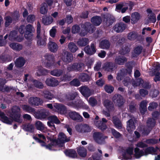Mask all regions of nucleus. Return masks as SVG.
I'll list each match as a JSON object with an SVG mask.
<instances>
[{
	"label": "nucleus",
	"mask_w": 160,
	"mask_h": 160,
	"mask_svg": "<svg viewBox=\"0 0 160 160\" xmlns=\"http://www.w3.org/2000/svg\"><path fill=\"white\" fill-rule=\"evenodd\" d=\"M47 138L51 142L52 146L64 143L70 141V137H67L66 135L63 132H60L58 135V139L57 140L53 137H47Z\"/></svg>",
	"instance_id": "f257e3e1"
},
{
	"label": "nucleus",
	"mask_w": 160,
	"mask_h": 160,
	"mask_svg": "<svg viewBox=\"0 0 160 160\" xmlns=\"http://www.w3.org/2000/svg\"><path fill=\"white\" fill-rule=\"evenodd\" d=\"M9 116L14 121L20 124L22 122L23 119L21 117L20 108L17 106H13L9 111Z\"/></svg>",
	"instance_id": "f03ea898"
},
{
	"label": "nucleus",
	"mask_w": 160,
	"mask_h": 160,
	"mask_svg": "<svg viewBox=\"0 0 160 160\" xmlns=\"http://www.w3.org/2000/svg\"><path fill=\"white\" fill-rule=\"evenodd\" d=\"M135 3L131 1H129L128 3L121 2L119 4L116 5L115 10L117 11H118V10H121V12L122 13H124L128 9V5L129 7V10L131 11Z\"/></svg>",
	"instance_id": "7ed1b4c3"
},
{
	"label": "nucleus",
	"mask_w": 160,
	"mask_h": 160,
	"mask_svg": "<svg viewBox=\"0 0 160 160\" xmlns=\"http://www.w3.org/2000/svg\"><path fill=\"white\" fill-rule=\"evenodd\" d=\"M33 138L36 141L40 143L41 146L45 147L46 149H51V142L50 144L47 145L45 142L46 139L45 136L43 134H37L36 135V136H34Z\"/></svg>",
	"instance_id": "20e7f679"
},
{
	"label": "nucleus",
	"mask_w": 160,
	"mask_h": 160,
	"mask_svg": "<svg viewBox=\"0 0 160 160\" xmlns=\"http://www.w3.org/2000/svg\"><path fill=\"white\" fill-rule=\"evenodd\" d=\"M40 24L39 22L37 23V43L39 46H45L46 44V41L47 39L46 37L42 35L40 36Z\"/></svg>",
	"instance_id": "39448f33"
},
{
	"label": "nucleus",
	"mask_w": 160,
	"mask_h": 160,
	"mask_svg": "<svg viewBox=\"0 0 160 160\" xmlns=\"http://www.w3.org/2000/svg\"><path fill=\"white\" fill-rule=\"evenodd\" d=\"M58 55L61 57L63 62L66 63L71 62L73 59L72 54L65 50H63L62 53L58 54Z\"/></svg>",
	"instance_id": "423d86ee"
},
{
	"label": "nucleus",
	"mask_w": 160,
	"mask_h": 160,
	"mask_svg": "<svg viewBox=\"0 0 160 160\" xmlns=\"http://www.w3.org/2000/svg\"><path fill=\"white\" fill-rule=\"evenodd\" d=\"M68 105L77 108H83L86 109L89 108V107L86 105L81 100H79L77 101H72L68 102Z\"/></svg>",
	"instance_id": "0eeeda50"
},
{
	"label": "nucleus",
	"mask_w": 160,
	"mask_h": 160,
	"mask_svg": "<svg viewBox=\"0 0 160 160\" xmlns=\"http://www.w3.org/2000/svg\"><path fill=\"white\" fill-rule=\"evenodd\" d=\"M86 31L83 32L82 31L80 33V35L82 36H84L86 35L88 32L90 33H93L95 30L96 28L93 25L91 24L89 22H86L84 25L83 27Z\"/></svg>",
	"instance_id": "6e6552de"
},
{
	"label": "nucleus",
	"mask_w": 160,
	"mask_h": 160,
	"mask_svg": "<svg viewBox=\"0 0 160 160\" xmlns=\"http://www.w3.org/2000/svg\"><path fill=\"white\" fill-rule=\"evenodd\" d=\"M0 107L2 109H5L6 107L5 105L1 103L0 105ZM0 117L1 121L7 124H11L12 122V119L6 116L5 114L1 111H0Z\"/></svg>",
	"instance_id": "1a4fd4ad"
},
{
	"label": "nucleus",
	"mask_w": 160,
	"mask_h": 160,
	"mask_svg": "<svg viewBox=\"0 0 160 160\" xmlns=\"http://www.w3.org/2000/svg\"><path fill=\"white\" fill-rule=\"evenodd\" d=\"M79 91L82 95L87 99L92 95V91L87 86H83L79 88Z\"/></svg>",
	"instance_id": "9d476101"
},
{
	"label": "nucleus",
	"mask_w": 160,
	"mask_h": 160,
	"mask_svg": "<svg viewBox=\"0 0 160 160\" xmlns=\"http://www.w3.org/2000/svg\"><path fill=\"white\" fill-rule=\"evenodd\" d=\"M148 13L147 19L146 20V23L148 24L150 22L154 23L156 21V18L155 14L152 12V10L149 9L147 10Z\"/></svg>",
	"instance_id": "9b49d317"
},
{
	"label": "nucleus",
	"mask_w": 160,
	"mask_h": 160,
	"mask_svg": "<svg viewBox=\"0 0 160 160\" xmlns=\"http://www.w3.org/2000/svg\"><path fill=\"white\" fill-rule=\"evenodd\" d=\"M137 122V119L133 117L127 122V129L129 132L135 128V124Z\"/></svg>",
	"instance_id": "f8f14e48"
},
{
	"label": "nucleus",
	"mask_w": 160,
	"mask_h": 160,
	"mask_svg": "<svg viewBox=\"0 0 160 160\" xmlns=\"http://www.w3.org/2000/svg\"><path fill=\"white\" fill-rule=\"evenodd\" d=\"M93 138L95 141L99 144H102L104 143L105 138L107 137H104L103 134L100 132H95L93 133Z\"/></svg>",
	"instance_id": "ddd939ff"
},
{
	"label": "nucleus",
	"mask_w": 160,
	"mask_h": 160,
	"mask_svg": "<svg viewBox=\"0 0 160 160\" xmlns=\"http://www.w3.org/2000/svg\"><path fill=\"white\" fill-rule=\"evenodd\" d=\"M44 57L47 60L46 67L48 68H50L54 64L55 59L54 56L52 54H47L45 55Z\"/></svg>",
	"instance_id": "4468645a"
},
{
	"label": "nucleus",
	"mask_w": 160,
	"mask_h": 160,
	"mask_svg": "<svg viewBox=\"0 0 160 160\" xmlns=\"http://www.w3.org/2000/svg\"><path fill=\"white\" fill-rule=\"evenodd\" d=\"M28 102L32 106H39L42 104L43 101L39 98L31 97L28 99Z\"/></svg>",
	"instance_id": "2eb2a0df"
},
{
	"label": "nucleus",
	"mask_w": 160,
	"mask_h": 160,
	"mask_svg": "<svg viewBox=\"0 0 160 160\" xmlns=\"http://www.w3.org/2000/svg\"><path fill=\"white\" fill-rule=\"evenodd\" d=\"M76 129L78 132H89L91 131V128L87 124L77 125Z\"/></svg>",
	"instance_id": "dca6fc26"
},
{
	"label": "nucleus",
	"mask_w": 160,
	"mask_h": 160,
	"mask_svg": "<svg viewBox=\"0 0 160 160\" xmlns=\"http://www.w3.org/2000/svg\"><path fill=\"white\" fill-rule=\"evenodd\" d=\"M127 27L126 24L123 22L116 23L113 27V29L117 33L122 32Z\"/></svg>",
	"instance_id": "f3484780"
},
{
	"label": "nucleus",
	"mask_w": 160,
	"mask_h": 160,
	"mask_svg": "<svg viewBox=\"0 0 160 160\" xmlns=\"http://www.w3.org/2000/svg\"><path fill=\"white\" fill-rule=\"evenodd\" d=\"M112 100L114 102L118 107L122 106L124 102L123 98L120 94L115 95L112 98Z\"/></svg>",
	"instance_id": "a211bd4d"
},
{
	"label": "nucleus",
	"mask_w": 160,
	"mask_h": 160,
	"mask_svg": "<svg viewBox=\"0 0 160 160\" xmlns=\"http://www.w3.org/2000/svg\"><path fill=\"white\" fill-rule=\"evenodd\" d=\"M70 117L73 120L81 122L83 120V118L78 113L75 111H70L69 113Z\"/></svg>",
	"instance_id": "6ab92c4d"
},
{
	"label": "nucleus",
	"mask_w": 160,
	"mask_h": 160,
	"mask_svg": "<svg viewBox=\"0 0 160 160\" xmlns=\"http://www.w3.org/2000/svg\"><path fill=\"white\" fill-rule=\"evenodd\" d=\"M34 30V28L31 25L29 24L27 25L24 34L25 38L27 39H30L32 36V32Z\"/></svg>",
	"instance_id": "aec40b11"
},
{
	"label": "nucleus",
	"mask_w": 160,
	"mask_h": 160,
	"mask_svg": "<svg viewBox=\"0 0 160 160\" xmlns=\"http://www.w3.org/2000/svg\"><path fill=\"white\" fill-rule=\"evenodd\" d=\"M84 50L88 54L92 55L96 52L95 45L93 43H92L90 47L89 45L86 46L84 48Z\"/></svg>",
	"instance_id": "412c9836"
},
{
	"label": "nucleus",
	"mask_w": 160,
	"mask_h": 160,
	"mask_svg": "<svg viewBox=\"0 0 160 160\" xmlns=\"http://www.w3.org/2000/svg\"><path fill=\"white\" fill-rule=\"evenodd\" d=\"M48 114V112L46 109H42L37 112L35 117L38 119H42L46 118Z\"/></svg>",
	"instance_id": "4be33fe9"
},
{
	"label": "nucleus",
	"mask_w": 160,
	"mask_h": 160,
	"mask_svg": "<svg viewBox=\"0 0 160 160\" xmlns=\"http://www.w3.org/2000/svg\"><path fill=\"white\" fill-rule=\"evenodd\" d=\"M54 107L57 110V111L60 114H64L66 112V107L62 104L56 103L54 104Z\"/></svg>",
	"instance_id": "5701e85b"
},
{
	"label": "nucleus",
	"mask_w": 160,
	"mask_h": 160,
	"mask_svg": "<svg viewBox=\"0 0 160 160\" xmlns=\"http://www.w3.org/2000/svg\"><path fill=\"white\" fill-rule=\"evenodd\" d=\"M46 83L48 86L55 87L58 85L59 82L56 78L51 77L47 79Z\"/></svg>",
	"instance_id": "b1692460"
},
{
	"label": "nucleus",
	"mask_w": 160,
	"mask_h": 160,
	"mask_svg": "<svg viewBox=\"0 0 160 160\" xmlns=\"http://www.w3.org/2000/svg\"><path fill=\"white\" fill-rule=\"evenodd\" d=\"M49 50L53 53L56 52L58 49V46L55 42L50 41L48 44Z\"/></svg>",
	"instance_id": "393cba45"
},
{
	"label": "nucleus",
	"mask_w": 160,
	"mask_h": 160,
	"mask_svg": "<svg viewBox=\"0 0 160 160\" xmlns=\"http://www.w3.org/2000/svg\"><path fill=\"white\" fill-rule=\"evenodd\" d=\"M9 39L12 41H15L19 42L22 40V38H20L18 36L17 32L15 31L11 32L9 35Z\"/></svg>",
	"instance_id": "a878e982"
},
{
	"label": "nucleus",
	"mask_w": 160,
	"mask_h": 160,
	"mask_svg": "<svg viewBox=\"0 0 160 160\" xmlns=\"http://www.w3.org/2000/svg\"><path fill=\"white\" fill-rule=\"evenodd\" d=\"M127 70L125 68H122L118 72L116 79L118 81H121L127 73Z\"/></svg>",
	"instance_id": "bb28decb"
},
{
	"label": "nucleus",
	"mask_w": 160,
	"mask_h": 160,
	"mask_svg": "<svg viewBox=\"0 0 160 160\" xmlns=\"http://www.w3.org/2000/svg\"><path fill=\"white\" fill-rule=\"evenodd\" d=\"M105 18L106 19V25L107 27L112 25L116 21L115 18L113 16L110 14L107 15L105 17Z\"/></svg>",
	"instance_id": "cd10ccee"
},
{
	"label": "nucleus",
	"mask_w": 160,
	"mask_h": 160,
	"mask_svg": "<svg viewBox=\"0 0 160 160\" xmlns=\"http://www.w3.org/2000/svg\"><path fill=\"white\" fill-rule=\"evenodd\" d=\"M127 61L126 58L123 56H117L115 60V64L122 65Z\"/></svg>",
	"instance_id": "c85d7f7f"
},
{
	"label": "nucleus",
	"mask_w": 160,
	"mask_h": 160,
	"mask_svg": "<svg viewBox=\"0 0 160 160\" xmlns=\"http://www.w3.org/2000/svg\"><path fill=\"white\" fill-rule=\"evenodd\" d=\"M32 82L33 85L28 86L29 88H33L34 87L39 89H42L43 88L44 86L43 84L40 81L36 80H33L32 81Z\"/></svg>",
	"instance_id": "c756f323"
},
{
	"label": "nucleus",
	"mask_w": 160,
	"mask_h": 160,
	"mask_svg": "<svg viewBox=\"0 0 160 160\" xmlns=\"http://www.w3.org/2000/svg\"><path fill=\"white\" fill-rule=\"evenodd\" d=\"M148 103V101L144 100L141 101L140 104V111L142 114H144L147 110V105Z\"/></svg>",
	"instance_id": "7c9ffc66"
},
{
	"label": "nucleus",
	"mask_w": 160,
	"mask_h": 160,
	"mask_svg": "<svg viewBox=\"0 0 160 160\" xmlns=\"http://www.w3.org/2000/svg\"><path fill=\"white\" fill-rule=\"evenodd\" d=\"M159 148L156 147L155 148L153 147H149L145 149L144 150L145 155H147L149 154H155L158 149Z\"/></svg>",
	"instance_id": "2f4dec72"
},
{
	"label": "nucleus",
	"mask_w": 160,
	"mask_h": 160,
	"mask_svg": "<svg viewBox=\"0 0 160 160\" xmlns=\"http://www.w3.org/2000/svg\"><path fill=\"white\" fill-rule=\"evenodd\" d=\"M140 15L137 12L132 13L131 15V22L132 24L136 23L140 18Z\"/></svg>",
	"instance_id": "473e14b6"
},
{
	"label": "nucleus",
	"mask_w": 160,
	"mask_h": 160,
	"mask_svg": "<svg viewBox=\"0 0 160 160\" xmlns=\"http://www.w3.org/2000/svg\"><path fill=\"white\" fill-rule=\"evenodd\" d=\"M91 22L95 26H98L100 25L102 22L101 18L98 16H94L91 18Z\"/></svg>",
	"instance_id": "72a5a7b5"
},
{
	"label": "nucleus",
	"mask_w": 160,
	"mask_h": 160,
	"mask_svg": "<svg viewBox=\"0 0 160 160\" xmlns=\"http://www.w3.org/2000/svg\"><path fill=\"white\" fill-rule=\"evenodd\" d=\"M25 62V60L24 59L21 57L16 59L15 62V64L17 67L21 68L24 65Z\"/></svg>",
	"instance_id": "f704fd0d"
},
{
	"label": "nucleus",
	"mask_w": 160,
	"mask_h": 160,
	"mask_svg": "<svg viewBox=\"0 0 160 160\" xmlns=\"http://www.w3.org/2000/svg\"><path fill=\"white\" fill-rule=\"evenodd\" d=\"M89 42V40L85 38H82L79 39L77 42L78 45L80 47H84L86 46Z\"/></svg>",
	"instance_id": "c9c22d12"
},
{
	"label": "nucleus",
	"mask_w": 160,
	"mask_h": 160,
	"mask_svg": "<svg viewBox=\"0 0 160 160\" xmlns=\"http://www.w3.org/2000/svg\"><path fill=\"white\" fill-rule=\"evenodd\" d=\"M22 129L26 131L32 132L34 131V125L30 123H27L23 125Z\"/></svg>",
	"instance_id": "e433bc0d"
},
{
	"label": "nucleus",
	"mask_w": 160,
	"mask_h": 160,
	"mask_svg": "<svg viewBox=\"0 0 160 160\" xmlns=\"http://www.w3.org/2000/svg\"><path fill=\"white\" fill-rule=\"evenodd\" d=\"M110 45V43L109 41L106 39L102 40L100 44V47L103 49H108Z\"/></svg>",
	"instance_id": "4c0bfd02"
},
{
	"label": "nucleus",
	"mask_w": 160,
	"mask_h": 160,
	"mask_svg": "<svg viewBox=\"0 0 160 160\" xmlns=\"http://www.w3.org/2000/svg\"><path fill=\"white\" fill-rule=\"evenodd\" d=\"M10 47L13 50L19 51L22 48V46L18 43L12 42L9 45Z\"/></svg>",
	"instance_id": "58836bf2"
},
{
	"label": "nucleus",
	"mask_w": 160,
	"mask_h": 160,
	"mask_svg": "<svg viewBox=\"0 0 160 160\" xmlns=\"http://www.w3.org/2000/svg\"><path fill=\"white\" fill-rule=\"evenodd\" d=\"M42 95L46 99L51 100L54 96L50 92L47 90H44L42 92Z\"/></svg>",
	"instance_id": "ea45409f"
},
{
	"label": "nucleus",
	"mask_w": 160,
	"mask_h": 160,
	"mask_svg": "<svg viewBox=\"0 0 160 160\" xmlns=\"http://www.w3.org/2000/svg\"><path fill=\"white\" fill-rule=\"evenodd\" d=\"M94 123L96 126L102 130L106 129L107 128L106 124L101 121H94Z\"/></svg>",
	"instance_id": "a19ab883"
},
{
	"label": "nucleus",
	"mask_w": 160,
	"mask_h": 160,
	"mask_svg": "<svg viewBox=\"0 0 160 160\" xmlns=\"http://www.w3.org/2000/svg\"><path fill=\"white\" fill-rule=\"evenodd\" d=\"M75 71L82 72L84 69V64L82 62L74 63Z\"/></svg>",
	"instance_id": "79ce46f5"
},
{
	"label": "nucleus",
	"mask_w": 160,
	"mask_h": 160,
	"mask_svg": "<svg viewBox=\"0 0 160 160\" xmlns=\"http://www.w3.org/2000/svg\"><path fill=\"white\" fill-rule=\"evenodd\" d=\"M65 153L67 156L72 158H75L77 156L76 151L73 149L67 150L65 151Z\"/></svg>",
	"instance_id": "37998d69"
},
{
	"label": "nucleus",
	"mask_w": 160,
	"mask_h": 160,
	"mask_svg": "<svg viewBox=\"0 0 160 160\" xmlns=\"http://www.w3.org/2000/svg\"><path fill=\"white\" fill-rule=\"evenodd\" d=\"M77 152L78 154L82 157H85L87 154V150L83 147H79L77 149Z\"/></svg>",
	"instance_id": "c03bdc74"
},
{
	"label": "nucleus",
	"mask_w": 160,
	"mask_h": 160,
	"mask_svg": "<svg viewBox=\"0 0 160 160\" xmlns=\"http://www.w3.org/2000/svg\"><path fill=\"white\" fill-rule=\"evenodd\" d=\"M50 73L53 76L59 77L62 74L63 71L60 69H55L51 71Z\"/></svg>",
	"instance_id": "a18cd8bd"
},
{
	"label": "nucleus",
	"mask_w": 160,
	"mask_h": 160,
	"mask_svg": "<svg viewBox=\"0 0 160 160\" xmlns=\"http://www.w3.org/2000/svg\"><path fill=\"white\" fill-rule=\"evenodd\" d=\"M135 157L137 158H139L142 156L145 155L144 151L142 150H140L138 148H136L134 149Z\"/></svg>",
	"instance_id": "49530a36"
},
{
	"label": "nucleus",
	"mask_w": 160,
	"mask_h": 160,
	"mask_svg": "<svg viewBox=\"0 0 160 160\" xmlns=\"http://www.w3.org/2000/svg\"><path fill=\"white\" fill-rule=\"evenodd\" d=\"M53 21V19L51 16H45L42 18V22L45 25L51 24Z\"/></svg>",
	"instance_id": "de8ad7c7"
},
{
	"label": "nucleus",
	"mask_w": 160,
	"mask_h": 160,
	"mask_svg": "<svg viewBox=\"0 0 160 160\" xmlns=\"http://www.w3.org/2000/svg\"><path fill=\"white\" fill-rule=\"evenodd\" d=\"M104 105L109 111H112L113 109L114 106L113 104L111 101L108 100H106L104 101Z\"/></svg>",
	"instance_id": "09e8293b"
},
{
	"label": "nucleus",
	"mask_w": 160,
	"mask_h": 160,
	"mask_svg": "<svg viewBox=\"0 0 160 160\" xmlns=\"http://www.w3.org/2000/svg\"><path fill=\"white\" fill-rule=\"evenodd\" d=\"M133 149L132 148H129L127 149L126 152L123 155L124 158L126 159H130V155L133 154Z\"/></svg>",
	"instance_id": "8fccbe9b"
},
{
	"label": "nucleus",
	"mask_w": 160,
	"mask_h": 160,
	"mask_svg": "<svg viewBox=\"0 0 160 160\" xmlns=\"http://www.w3.org/2000/svg\"><path fill=\"white\" fill-rule=\"evenodd\" d=\"M138 36V33L135 32H132L128 34V38L131 41L135 40Z\"/></svg>",
	"instance_id": "3c124183"
},
{
	"label": "nucleus",
	"mask_w": 160,
	"mask_h": 160,
	"mask_svg": "<svg viewBox=\"0 0 160 160\" xmlns=\"http://www.w3.org/2000/svg\"><path fill=\"white\" fill-rule=\"evenodd\" d=\"M112 122L115 126L118 129L122 128V124L120 121L116 117L114 116L112 118Z\"/></svg>",
	"instance_id": "603ef678"
},
{
	"label": "nucleus",
	"mask_w": 160,
	"mask_h": 160,
	"mask_svg": "<svg viewBox=\"0 0 160 160\" xmlns=\"http://www.w3.org/2000/svg\"><path fill=\"white\" fill-rule=\"evenodd\" d=\"M21 107L24 111H25L29 112H35V109L29 105L26 104L21 105Z\"/></svg>",
	"instance_id": "864d4df0"
},
{
	"label": "nucleus",
	"mask_w": 160,
	"mask_h": 160,
	"mask_svg": "<svg viewBox=\"0 0 160 160\" xmlns=\"http://www.w3.org/2000/svg\"><path fill=\"white\" fill-rule=\"evenodd\" d=\"M79 78L81 81L84 82L89 81L90 79V77L88 74L83 73L80 74Z\"/></svg>",
	"instance_id": "5fc2aeb1"
},
{
	"label": "nucleus",
	"mask_w": 160,
	"mask_h": 160,
	"mask_svg": "<svg viewBox=\"0 0 160 160\" xmlns=\"http://www.w3.org/2000/svg\"><path fill=\"white\" fill-rule=\"evenodd\" d=\"M38 72H37V75L40 76L42 75H46L49 72V71L40 67L38 68Z\"/></svg>",
	"instance_id": "6e6d98bb"
},
{
	"label": "nucleus",
	"mask_w": 160,
	"mask_h": 160,
	"mask_svg": "<svg viewBox=\"0 0 160 160\" xmlns=\"http://www.w3.org/2000/svg\"><path fill=\"white\" fill-rule=\"evenodd\" d=\"M40 8V12L42 14H45L48 12V5L47 3H44L42 4Z\"/></svg>",
	"instance_id": "4d7b16f0"
},
{
	"label": "nucleus",
	"mask_w": 160,
	"mask_h": 160,
	"mask_svg": "<svg viewBox=\"0 0 160 160\" xmlns=\"http://www.w3.org/2000/svg\"><path fill=\"white\" fill-rule=\"evenodd\" d=\"M68 46L69 50L73 53L75 52L78 49L76 45L72 42L69 43Z\"/></svg>",
	"instance_id": "13d9d810"
},
{
	"label": "nucleus",
	"mask_w": 160,
	"mask_h": 160,
	"mask_svg": "<svg viewBox=\"0 0 160 160\" xmlns=\"http://www.w3.org/2000/svg\"><path fill=\"white\" fill-rule=\"evenodd\" d=\"M35 125L36 128L39 130L42 131L44 129V125L40 121H36L35 124Z\"/></svg>",
	"instance_id": "bf43d9fd"
},
{
	"label": "nucleus",
	"mask_w": 160,
	"mask_h": 160,
	"mask_svg": "<svg viewBox=\"0 0 160 160\" xmlns=\"http://www.w3.org/2000/svg\"><path fill=\"white\" fill-rule=\"evenodd\" d=\"M115 67V63L112 62H108L106 63L105 65L106 69L108 72H110Z\"/></svg>",
	"instance_id": "052dcab7"
},
{
	"label": "nucleus",
	"mask_w": 160,
	"mask_h": 160,
	"mask_svg": "<svg viewBox=\"0 0 160 160\" xmlns=\"http://www.w3.org/2000/svg\"><path fill=\"white\" fill-rule=\"evenodd\" d=\"M49 120L57 124H59L60 123V122L58 119L57 117L54 115H52L50 116L48 118Z\"/></svg>",
	"instance_id": "680f3d73"
},
{
	"label": "nucleus",
	"mask_w": 160,
	"mask_h": 160,
	"mask_svg": "<svg viewBox=\"0 0 160 160\" xmlns=\"http://www.w3.org/2000/svg\"><path fill=\"white\" fill-rule=\"evenodd\" d=\"M142 50V47L141 46H138L134 50V53L133 54V57L139 55L141 52Z\"/></svg>",
	"instance_id": "e2e57ef3"
},
{
	"label": "nucleus",
	"mask_w": 160,
	"mask_h": 160,
	"mask_svg": "<svg viewBox=\"0 0 160 160\" xmlns=\"http://www.w3.org/2000/svg\"><path fill=\"white\" fill-rule=\"evenodd\" d=\"M143 83V81L141 78H138L135 81H134L132 83L133 86H139L141 85L142 86Z\"/></svg>",
	"instance_id": "0e129e2a"
},
{
	"label": "nucleus",
	"mask_w": 160,
	"mask_h": 160,
	"mask_svg": "<svg viewBox=\"0 0 160 160\" xmlns=\"http://www.w3.org/2000/svg\"><path fill=\"white\" fill-rule=\"evenodd\" d=\"M147 126L148 127L152 128L153 127L155 124V121L153 118H149L147 122Z\"/></svg>",
	"instance_id": "69168bd1"
},
{
	"label": "nucleus",
	"mask_w": 160,
	"mask_h": 160,
	"mask_svg": "<svg viewBox=\"0 0 160 160\" xmlns=\"http://www.w3.org/2000/svg\"><path fill=\"white\" fill-rule=\"evenodd\" d=\"M87 100L89 104L92 107L96 106L97 104V100L94 97H91Z\"/></svg>",
	"instance_id": "338daca9"
},
{
	"label": "nucleus",
	"mask_w": 160,
	"mask_h": 160,
	"mask_svg": "<svg viewBox=\"0 0 160 160\" xmlns=\"http://www.w3.org/2000/svg\"><path fill=\"white\" fill-rule=\"evenodd\" d=\"M149 105L148 109L149 111H152L157 108L158 106V104L156 102H152L149 103Z\"/></svg>",
	"instance_id": "774afa93"
}]
</instances>
